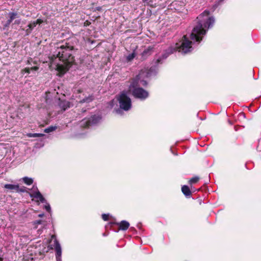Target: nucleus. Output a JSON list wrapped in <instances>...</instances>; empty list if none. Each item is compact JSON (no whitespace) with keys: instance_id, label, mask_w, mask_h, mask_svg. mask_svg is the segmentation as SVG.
Instances as JSON below:
<instances>
[{"instance_id":"obj_1","label":"nucleus","mask_w":261,"mask_h":261,"mask_svg":"<svg viewBox=\"0 0 261 261\" xmlns=\"http://www.w3.org/2000/svg\"><path fill=\"white\" fill-rule=\"evenodd\" d=\"M209 15L210 12L208 10H205L200 14L197 17V24L194 27L190 34L191 40H190L186 35H184L181 41L166 50L162 56L163 59H166L170 54L176 50L183 54L191 52L194 48L193 45L196 43L198 44L202 40L208 29L212 28L215 23L214 17H210Z\"/></svg>"},{"instance_id":"obj_2","label":"nucleus","mask_w":261,"mask_h":261,"mask_svg":"<svg viewBox=\"0 0 261 261\" xmlns=\"http://www.w3.org/2000/svg\"><path fill=\"white\" fill-rule=\"evenodd\" d=\"M73 50V47L67 44L58 47L55 54L49 57L50 68L58 71L61 74H64L74 61Z\"/></svg>"},{"instance_id":"obj_3","label":"nucleus","mask_w":261,"mask_h":261,"mask_svg":"<svg viewBox=\"0 0 261 261\" xmlns=\"http://www.w3.org/2000/svg\"><path fill=\"white\" fill-rule=\"evenodd\" d=\"M120 108L116 110L117 114H120L121 110L124 111L129 110L132 107V101L130 98L127 95L125 91H122L118 98Z\"/></svg>"},{"instance_id":"obj_4","label":"nucleus","mask_w":261,"mask_h":261,"mask_svg":"<svg viewBox=\"0 0 261 261\" xmlns=\"http://www.w3.org/2000/svg\"><path fill=\"white\" fill-rule=\"evenodd\" d=\"M129 88L132 91L133 95L136 98L144 100L149 96L148 92L142 88L138 87V85L135 84V82L130 84Z\"/></svg>"},{"instance_id":"obj_5","label":"nucleus","mask_w":261,"mask_h":261,"mask_svg":"<svg viewBox=\"0 0 261 261\" xmlns=\"http://www.w3.org/2000/svg\"><path fill=\"white\" fill-rule=\"evenodd\" d=\"M53 241V244L50 245V249L54 248L56 251V258L57 261H62V249L61 245L57 240L55 235H52L49 243Z\"/></svg>"},{"instance_id":"obj_6","label":"nucleus","mask_w":261,"mask_h":261,"mask_svg":"<svg viewBox=\"0 0 261 261\" xmlns=\"http://www.w3.org/2000/svg\"><path fill=\"white\" fill-rule=\"evenodd\" d=\"M101 119L99 116L93 115L89 119L83 120L81 122V125L84 127H89L92 125L97 124Z\"/></svg>"},{"instance_id":"obj_7","label":"nucleus","mask_w":261,"mask_h":261,"mask_svg":"<svg viewBox=\"0 0 261 261\" xmlns=\"http://www.w3.org/2000/svg\"><path fill=\"white\" fill-rule=\"evenodd\" d=\"M30 195L32 198L37 199L42 203H46V201L45 199L39 191L37 186H33Z\"/></svg>"},{"instance_id":"obj_8","label":"nucleus","mask_w":261,"mask_h":261,"mask_svg":"<svg viewBox=\"0 0 261 261\" xmlns=\"http://www.w3.org/2000/svg\"><path fill=\"white\" fill-rule=\"evenodd\" d=\"M4 188L11 191L16 192H25L26 191L25 187L19 188L18 185L5 184L4 186Z\"/></svg>"},{"instance_id":"obj_9","label":"nucleus","mask_w":261,"mask_h":261,"mask_svg":"<svg viewBox=\"0 0 261 261\" xmlns=\"http://www.w3.org/2000/svg\"><path fill=\"white\" fill-rule=\"evenodd\" d=\"M58 105L63 111H65L73 106V105L70 102L66 100H62L61 98H59Z\"/></svg>"},{"instance_id":"obj_10","label":"nucleus","mask_w":261,"mask_h":261,"mask_svg":"<svg viewBox=\"0 0 261 261\" xmlns=\"http://www.w3.org/2000/svg\"><path fill=\"white\" fill-rule=\"evenodd\" d=\"M144 72L143 71L141 72L139 74L136 76L135 81L133 82H135V84L137 85L138 83H140V85L143 86H146L147 85V83L146 81L144 80H141L140 79L143 76V74Z\"/></svg>"},{"instance_id":"obj_11","label":"nucleus","mask_w":261,"mask_h":261,"mask_svg":"<svg viewBox=\"0 0 261 261\" xmlns=\"http://www.w3.org/2000/svg\"><path fill=\"white\" fill-rule=\"evenodd\" d=\"M157 73V69L156 66H152L150 68V69L148 70V71L146 73V77H150L152 76L155 75Z\"/></svg>"},{"instance_id":"obj_12","label":"nucleus","mask_w":261,"mask_h":261,"mask_svg":"<svg viewBox=\"0 0 261 261\" xmlns=\"http://www.w3.org/2000/svg\"><path fill=\"white\" fill-rule=\"evenodd\" d=\"M118 225H119V229L122 230H127L129 226V223L125 220L121 221Z\"/></svg>"},{"instance_id":"obj_13","label":"nucleus","mask_w":261,"mask_h":261,"mask_svg":"<svg viewBox=\"0 0 261 261\" xmlns=\"http://www.w3.org/2000/svg\"><path fill=\"white\" fill-rule=\"evenodd\" d=\"M181 191L186 197L190 196L191 195V192L190 191L189 187L188 186H183L181 187Z\"/></svg>"},{"instance_id":"obj_14","label":"nucleus","mask_w":261,"mask_h":261,"mask_svg":"<svg viewBox=\"0 0 261 261\" xmlns=\"http://www.w3.org/2000/svg\"><path fill=\"white\" fill-rule=\"evenodd\" d=\"M94 100V96L93 95H90L87 97H85L83 99L81 100L79 102L80 103H89Z\"/></svg>"},{"instance_id":"obj_15","label":"nucleus","mask_w":261,"mask_h":261,"mask_svg":"<svg viewBox=\"0 0 261 261\" xmlns=\"http://www.w3.org/2000/svg\"><path fill=\"white\" fill-rule=\"evenodd\" d=\"M42 22V21L41 19H38L36 21L33 22L31 23H30L28 25V30H30V31H31L34 27L36 26L37 24H40Z\"/></svg>"},{"instance_id":"obj_16","label":"nucleus","mask_w":261,"mask_h":261,"mask_svg":"<svg viewBox=\"0 0 261 261\" xmlns=\"http://www.w3.org/2000/svg\"><path fill=\"white\" fill-rule=\"evenodd\" d=\"M153 47L149 46L148 48L145 49L142 53V55L143 57H145L150 55L153 51Z\"/></svg>"},{"instance_id":"obj_17","label":"nucleus","mask_w":261,"mask_h":261,"mask_svg":"<svg viewBox=\"0 0 261 261\" xmlns=\"http://www.w3.org/2000/svg\"><path fill=\"white\" fill-rule=\"evenodd\" d=\"M38 68H39L37 66H34L31 68L27 67L23 70V71L29 74L32 71H37L38 69Z\"/></svg>"},{"instance_id":"obj_18","label":"nucleus","mask_w":261,"mask_h":261,"mask_svg":"<svg viewBox=\"0 0 261 261\" xmlns=\"http://www.w3.org/2000/svg\"><path fill=\"white\" fill-rule=\"evenodd\" d=\"M136 56L135 51L134 50L131 54L127 55L126 57V59L127 62L132 61Z\"/></svg>"},{"instance_id":"obj_19","label":"nucleus","mask_w":261,"mask_h":261,"mask_svg":"<svg viewBox=\"0 0 261 261\" xmlns=\"http://www.w3.org/2000/svg\"><path fill=\"white\" fill-rule=\"evenodd\" d=\"M23 181L27 185H31L33 182V179L28 177H24L22 178Z\"/></svg>"},{"instance_id":"obj_20","label":"nucleus","mask_w":261,"mask_h":261,"mask_svg":"<svg viewBox=\"0 0 261 261\" xmlns=\"http://www.w3.org/2000/svg\"><path fill=\"white\" fill-rule=\"evenodd\" d=\"M9 19H8V20H9V21L12 22V21L15 18L17 17L18 14L16 12H10L9 13Z\"/></svg>"},{"instance_id":"obj_21","label":"nucleus","mask_w":261,"mask_h":261,"mask_svg":"<svg viewBox=\"0 0 261 261\" xmlns=\"http://www.w3.org/2000/svg\"><path fill=\"white\" fill-rule=\"evenodd\" d=\"M56 128H57L56 126H49L48 128H45L44 130V132L46 133H49L54 131L55 130H56Z\"/></svg>"},{"instance_id":"obj_22","label":"nucleus","mask_w":261,"mask_h":261,"mask_svg":"<svg viewBox=\"0 0 261 261\" xmlns=\"http://www.w3.org/2000/svg\"><path fill=\"white\" fill-rule=\"evenodd\" d=\"M44 135L43 134L41 133H34V134H29L28 135V136L29 137H42Z\"/></svg>"},{"instance_id":"obj_23","label":"nucleus","mask_w":261,"mask_h":261,"mask_svg":"<svg viewBox=\"0 0 261 261\" xmlns=\"http://www.w3.org/2000/svg\"><path fill=\"white\" fill-rule=\"evenodd\" d=\"M199 179L198 176H195L190 179L189 182L190 184H193L196 183Z\"/></svg>"},{"instance_id":"obj_24","label":"nucleus","mask_w":261,"mask_h":261,"mask_svg":"<svg viewBox=\"0 0 261 261\" xmlns=\"http://www.w3.org/2000/svg\"><path fill=\"white\" fill-rule=\"evenodd\" d=\"M46 204L44 205V208L49 213L51 211V207L49 203L46 202Z\"/></svg>"},{"instance_id":"obj_25","label":"nucleus","mask_w":261,"mask_h":261,"mask_svg":"<svg viewBox=\"0 0 261 261\" xmlns=\"http://www.w3.org/2000/svg\"><path fill=\"white\" fill-rule=\"evenodd\" d=\"M109 216V214H103L102 215V219L104 221H107V220H108Z\"/></svg>"},{"instance_id":"obj_26","label":"nucleus","mask_w":261,"mask_h":261,"mask_svg":"<svg viewBox=\"0 0 261 261\" xmlns=\"http://www.w3.org/2000/svg\"><path fill=\"white\" fill-rule=\"evenodd\" d=\"M11 23V22L9 21V20H8L7 21L6 23H5V24L4 25V27L5 28L8 27L10 25Z\"/></svg>"},{"instance_id":"obj_27","label":"nucleus","mask_w":261,"mask_h":261,"mask_svg":"<svg viewBox=\"0 0 261 261\" xmlns=\"http://www.w3.org/2000/svg\"><path fill=\"white\" fill-rule=\"evenodd\" d=\"M76 91V92H77V93H81V92H82V90H81V89H77V90L75 89V90H74V93H75Z\"/></svg>"},{"instance_id":"obj_28","label":"nucleus","mask_w":261,"mask_h":261,"mask_svg":"<svg viewBox=\"0 0 261 261\" xmlns=\"http://www.w3.org/2000/svg\"><path fill=\"white\" fill-rule=\"evenodd\" d=\"M41 220H37L35 222V223L40 224L41 223Z\"/></svg>"},{"instance_id":"obj_29","label":"nucleus","mask_w":261,"mask_h":261,"mask_svg":"<svg viewBox=\"0 0 261 261\" xmlns=\"http://www.w3.org/2000/svg\"><path fill=\"white\" fill-rule=\"evenodd\" d=\"M20 23V20H16L15 21V23L16 24H19Z\"/></svg>"},{"instance_id":"obj_30","label":"nucleus","mask_w":261,"mask_h":261,"mask_svg":"<svg viewBox=\"0 0 261 261\" xmlns=\"http://www.w3.org/2000/svg\"><path fill=\"white\" fill-rule=\"evenodd\" d=\"M43 216H44V214H39V215H38V216H39V217H43Z\"/></svg>"},{"instance_id":"obj_31","label":"nucleus","mask_w":261,"mask_h":261,"mask_svg":"<svg viewBox=\"0 0 261 261\" xmlns=\"http://www.w3.org/2000/svg\"><path fill=\"white\" fill-rule=\"evenodd\" d=\"M143 2H146L147 1H148V0H142Z\"/></svg>"},{"instance_id":"obj_32","label":"nucleus","mask_w":261,"mask_h":261,"mask_svg":"<svg viewBox=\"0 0 261 261\" xmlns=\"http://www.w3.org/2000/svg\"><path fill=\"white\" fill-rule=\"evenodd\" d=\"M157 61H158V63H159L160 61V59H158Z\"/></svg>"},{"instance_id":"obj_33","label":"nucleus","mask_w":261,"mask_h":261,"mask_svg":"<svg viewBox=\"0 0 261 261\" xmlns=\"http://www.w3.org/2000/svg\"><path fill=\"white\" fill-rule=\"evenodd\" d=\"M2 259L0 257V261H2Z\"/></svg>"}]
</instances>
